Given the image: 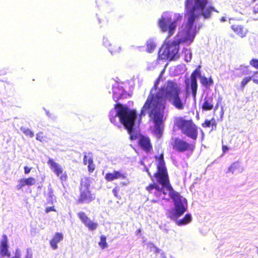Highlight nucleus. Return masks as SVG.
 Returning <instances> with one entry per match:
<instances>
[{
  "label": "nucleus",
  "mask_w": 258,
  "mask_h": 258,
  "mask_svg": "<svg viewBox=\"0 0 258 258\" xmlns=\"http://www.w3.org/2000/svg\"><path fill=\"white\" fill-rule=\"evenodd\" d=\"M159 82L158 78L150 90L138 119L136 110L130 109L119 103L116 104L114 108L109 112L111 122L118 126L120 123L123 125L132 140H136L138 137L142 116L148 114L154 123V132L157 137L160 138L163 133V117L167 101L178 110L184 108L185 101H183L180 96L181 93L180 86L176 82L169 80L157 89Z\"/></svg>",
  "instance_id": "1"
},
{
  "label": "nucleus",
  "mask_w": 258,
  "mask_h": 258,
  "mask_svg": "<svg viewBox=\"0 0 258 258\" xmlns=\"http://www.w3.org/2000/svg\"><path fill=\"white\" fill-rule=\"evenodd\" d=\"M185 17L187 18V22L180 35L179 33L177 38L171 43L167 39L166 40L167 45L164 48H161L159 51V57L161 59H168L169 60H174L179 57L178 53L179 44L181 42H189L194 41L197 33V29L200 30L203 27L202 23H198L194 26L196 21L201 18L204 20L211 19L212 12L218 11L212 6L185 1Z\"/></svg>",
  "instance_id": "2"
},
{
  "label": "nucleus",
  "mask_w": 258,
  "mask_h": 258,
  "mask_svg": "<svg viewBox=\"0 0 258 258\" xmlns=\"http://www.w3.org/2000/svg\"><path fill=\"white\" fill-rule=\"evenodd\" d=\"M156 159L157 162V170L154 173V176L159 184H150L146 189L150 194L154 193L157 197H161L163 199H165L164 196L168 193L174 204V207L169 211V217L179 225L187 224L191 221V215L186 214L182 219H177L185 212L187 201L175 191L170 184L163 154H161L158 157L156 156Z\"/></svg>",
  "instance_id": "3"
},
{
  "label": "nucleus",
  "mask_w": 258,
  "mask_h": 258,
  "mask_svg": "<svg viewBox=\"0 0 258 258\" xmlns=\"http://www.w3.org/2000/svg\"><path fill=\"white\" fill-rule=\"evenodd\" d=\"M182 19V15L175 14L172 18V15L169 12L164 13L158 21V25L162 32H168V38L174 33L176 26L180 24Z\"/></svg>",
  "instance_id": "4"
},
{
  "label": "nucleus",
  "mask_w": 258,
  "mask_h": 258,
  "mask_svg": "<svg viewBox=\"0 0 258 258\" xmlns=\"http://www.w3.org/2000/svg\"><path fill=\"white\" fill-rule=\"evenodd\" d=\"M176 125L181 132L192 140L197 139L198 128L192 120H186L179 118L176 120Z\"/></svg>",
  "instance_id": "5"
},
{
  "label": "nucleus",
  "mask_w": 258,
  "mask_h": 258,
  "mask_svg": "<svg viewBox=\"0 0 258 258\" xmlns=\"http://www.w3.org/2000/svg\"><path fill=\"white\" fill-rule=\"evenodd\" d=\"M90 183L87 178H82L80 184V195L78 202L80 203H89L95 199L89 190Z\"/></svg>",
  "instance_id": "6"
},
{
  "label": "nucleus",
  "mask_w": 258,
  "mask_h": 258,
  "mask_svg": "<svg viewBox=\"0 0 258 258\" xmlns=\"http://www.w3.org/2000/svg\"><path fill=\"white\" fill-rule=\"evenodd\" d=\"M200 68L201 66H199V67L192 73L190 76V89L191 91V94L195 101L196 99L198 89L197 77H199L201 79V77H202Z\"/></svg>",
  "instance_id": "7"
},
{
  "label": "nucleus",
  "mask_w": 258,
  "mask_h": 258,
  "mask_svg": "<svg viewBox=\"0 0 258 258\" xmlns=\"http://www.w3.org/2000/svg\"><path fill=\"white\" fill-rule=\"evenodd\" d=\"M173 148L178 152H184L188 150H192L193 147L191 144L184 140L176 138L173 142Z\"/></svg>",
  "instance_id": "8"
},
{
  "label": "nucleus",
  "mask_w": 258,
  "mask_h": 258,
  "mask_svg": "<svg viewBox=\"0 0 258 258\" xmlns=\"http://www.w3.org/2000/svg\"><path fill=\"white\" fill-rule=\"evenodd\" d=\"M47 164L50 166L53 172L56 174L57 177H59L61 181H64L67 179V175L66 173L62 174L63 169L59 164L54 162L51 158H49Z\"/></svg>",
  "instance_id": "9"
},
{
  "label": "nucleus",
  "mask_w": 258,
  "mask_h": 258,
  "mask_svg": "<svg viewBox=\"0 0 258 258\" xmlns=\"http://www.w3.org/2000/svg\"><path fill=\"white\" fill-rule=\"evenodd\" d=\"M0 255L2 257L10 256V252L9 251L8 240L7 236L4 234L0 243Z\"/></svg>",
  "instance_id": "10"
},
{
  "label": "nucleus",
  "mask_w": 258,
  "mask_h": 258,
  "mask_svg": "<svg viewBox=\"0 0 258 258\" xmlns=\"http://www.w3.org/2000/svg\"><path fill=\"white\" fill-rule=\"evenodd\" d=\"M117 86H112L113 98L115 102H117L119 99L125 98L127 93L124 91L122 87H119L118 84H115Z\"/></svg>",
  "instance_id": "11"
},
{
  "label": "nucleus",
  "mask_w": 258,
  "mask_h": 258,
  "mask_svg": "<svg viewBox=\"0 0 258 258\" xmlns=\"http://www.w3.org/2000/svg\"><path fill=\"white\" fill-rule=\"evenodd\" d=\"M138 142L140 147L146 152H149L152 149L150 140L148 137L144 136L140 137Z\"/></svg>",
  "instance_id": "12"
},
{
  "label": "nucleus",
  "mask_w": 258,
  "mask_h": 258,
  "mask_svg": "<svg viewBox=\"0 0 258 258\" xmlns=\"http://www.w3.org/2000/svg\"><path fill=\"white\" fill-rule=\"evenodd\" d=\"M126 173H122L119 171H114L112 173H107L105 175V178L108 181H112L118 178L125 179Z\"/></svg>",
  "instance_id": "13"
},
{
  "label": "nucleus",
  "mask_w": 258,
  "mask_h": 258,
  "mask_svg": "<svg viewBox=\"0 0 258 258\" xmlns=\"http://www.w3.org/2000/svg\"><path fill=\"white\" fill-rule=\"evenodd\" d=\"M36 180L33 177L28 178H22L18 181V184L17 185L18 189H21L25 185L31 186L35 184Z\"/></svg>",
  "instance_id": "14"
},
{
  "label": "nucleus",
  "mask_w": 258,
  "mask_h": 258,
  "mask_svg": "<svg viewBox=\"0 0 258 258\" xmlns=\"http://www.w3.org/2000/svg\"><path fill=\"white\" fill-rule=\"evenodd\" d=\"M63 239V235L61 233L57 232L50 240V245L53 249L57 248V243Z\"/></svg>",
  "instance_id": "15"
},
{
  "label": "nucleus",
  "mask_w": 258,
  "mask_h": 258,
  "mask_svg": "<svg viewBox=\"0 0 258 258\" xmlns=\"http://www.w3.org/2000/svg\"><path fill=\"white\" fill-rule=\"evenodd\" d=\"M232 30L240 37L243 38L246 36L247 32L246 28H244L242 25H232Z\"/></svg>",
  "instance_id": "16"
},
{
  "label": "nucleus",
  "mask_w": 258,
  "mask_h": 258,
  "mask_svg": "<svg viewBox=\"0 0 258 258\" xmlns=\"http://www.w3.org/2000/svg\"><path fill=\"white\" fill-rule=\"evenodd\" d=\"M79 219L85 226H97L96 224L91 221L84 212H80L78 214Z\"/></svg>",
  "instance_id": "17"
},
{
  "label": "nucleus",
  "mask_w": 258,
  "mask_h": 258,
  "mask_svg": "<svg viewBox=\"0 0 258 258\" xmlns=\"http://www.w3.org/2000/svg\"><path fill=\"white\" fill-rule=\"evenodd\" d=\"M213 101V99L212 97H206L202 105V109L205 111L212 110L214 107Z\"/></svg>",
  "instance_id": "18"
},
{
  "label": "nucleus",
  "mask_w": 258,
  "mask_h": 258,
  "mask_svg": "<svg viewBox=\"0 0 258 258\" xmlns=\"http://www.w3.org/2000/svg\"><path fill=\"white\" fill-rule=\"evenodd\" d=\"M103 44L105 46L108 48L109 51L112 54L116 52H119L120 50V47H117L114 46L113 47H109L111 46V45L109 42L108 40L105 37H104L103 39Z\"/></svg>",
  "instance_id": "19"
},
{
  "label": "nucleus",
  "mask_w": 258,
  "mask_h": 258,
  "mask_svg": "<svg viewBox=\"0 0 258 258\" xmlns=\"http://www.w3.org/2000/svg\"><path fill=\"white\" fill-rule=\"evenodd\" d=\"M242 170L243 169L241 167L240 163L238 162H235L229 167L227 172H232L233 173L236 171L241 172Z\"/></svg>",
  "instance_id": "20"
},
{
  "label": "nucleus",
  "mask_w": 258,
  "mask_h": 258,
  "mask_svg": "<svg viewBox=\"0 0 258 258\" xmlns=\"http://www.w3.org/2000/svg\"><path fill=\"white\" fill-rule=\"evenodd\" d=\"M48 198H47V202L49 204H53L54 201H55V197L53 195V192L52 187L50 185H49L48 187Z\"/></svg>",
  "instance_id": "21"
},
{
  "label": "nucleus",
  "mask_w": 258,
  "mask_h": 258,
  "mask_svg": "<svg viewBox=\"0 0 258 258\" xmlns=\"http://www.w3.org/2000/svg\"><path fill=\"white\" fill-rule=\"evenodd\" d=\"M200 81L202 85L205 87H208L213 84V81L211 78L208 79L205 76L201 77Z\"/></svg>",
  "instance_id": "22"
},
{
  "label": "nucleus",
  "mask_w": 258,
  "mask_h": 258,
  "mask_svg": "<svg viewBox=\"0 0 258 258\" xmlns=\"http://www.w3.org/2000/svg\"><path fill=\"white\" fill-rule=\"evenodd\" d=\"M182 53L184 55V60L187 62H190L192 58V53L190 50L187 48H183Z\"/></svg>",
  "instance_id": "23"
},
{
  "label": "nucleus",
  "mask_w": 258,
  "mask_h": 258,
  "mask_svg": "<svg viewBox=\"0 0 258 258\" xmlns=\"http://www.w3.org/2000/svg\"><path fill=\"white\" fill-rule=\"evenodd\" d=\"M156 44L152 39H150L147 42V51L152 52L156 47Z\"/></svg>",
  "instance_id": "24"
},
{
  "label": "nucleus",
  "mask_w": 258,
  "mask_h": 258,
  "mask_svg": "<svg viewBox=\"0 0 258 258\" xmlns=\"http://www.w3.org/2000/svg\"><path fill=\"white\" fill-rule=\"evenodd\" d=\"M20 131L23 132L26 136H29L30 138L34 137V133L30 130L28 128L24 126H22L20 128Z\"/></svg>",
  "instance_id": "25"
},
{
  "label": "nucleus",
  "mask_w": 258,
  "mask_h": 258,
  "mask_svg": "<svg viewBox=\"0 0 258 258\" xmlns=\"http://www.w3.org/2000/svg\"><path fill=\"white\" fill-rule=\"evenodd\" d=\"M99 245L102 249H104L107 246L106 238L105 236L101 235L100 236V241L99 242Z\"/></svg>",
  "instance_id": "26"
},
{
  "label": "nucleus",
  "mask_w": 258,
  "mask_h": 258,
  "mask_svg": "<svg viewBox=\"0 0 258 258\" xmlns=\"http://www.w3.org/2000/svg\"><path fill=\"white\" fill-rule=\"evenodd\" d=\"M250 5L253 7V13H258V0H252Z\"/></svg>",
  "instance_id": "27"
},
{
  "label": "nucleus",
  "mask_w": 258,
  "mask_h": 258,
  "mask_svg": "<svg viewBox=\"0 0 258 258\" xmlns=\"http://www.w3.org/2000/svg\"><path fill=\"white\" fill-rule=\"evenodd\" d=\"M88 170L89 172H92L95 169L94 165H93V161L92 157H89L88 159Z\"/></svg>",
  "instance_id": "28"
},
{
  "label": "nucleus",
  "mask_w": 258,
  "mask_h": 258,
  "mask_svg": "<svg viewBox=\"0 0 258 258\" xmlns=\"http://www.w3.org/2000/svg\"><path fill=\"white\" fill-rule=\"evenodd\" d=\"M250 77L254 83L258 84V71L254 72Z\"/></svg>",
  "instance_id": "29"
},
{
  "label": "nucleus",
  "mask_w": 258,
  "mask_h": 258,
  "mask_svg": "<svg viewBox=\"0 0 258 258\" xmlns=\"http://www.w3.org/2000/svg\"><path fill=\"white\" fill-rule=\"evenodd\" d=\"M250 80H251L250 77L244 78L241 83V87L244 88Z\"/></svg>",
  "instance_id": "30"
},
{
  "label": "nucleus",
  "mask_w": 258,
  "mask_h": 258,
  "mask_svg": "<svg viewBox=\"0 0 258 258\" xmlns=\"http://www.w3.org/2000/svg\"><path fill=\"white\" fill-rule=\"evenodd\" d=\"M250 64L255 69H258V59L253 58L249 62Z\"/></svg>",
  "instance_id": "31"
},
{
  "label": "nucleus",
  "mask_w": 258,
  "mask_h": 258,
  "mask_svg": "<svg viewBox=\"0 0 258 258\" xmlns=\"http://www.w3.org/2000/svg\"><path fill=\"white\" fill-rule=\"evenodd\" d=\"M89 157H92L91 154L89 153L88 155H87V153H85L83 158V163L85 165L88 164Z\"/></svg>",
  "instance_id": "32"
},
{
  "label": "nucleus",
  "mask_w": 258,
  "mask_h": 258,
  "mask_svg": "<svg viewBox=\"0 0 258 258\" xmlns=\"http://www.w3.org/2000/svg\"><path fill=\"white\" fill-rule=\"evenodd\" d=\"M202 126L204 127H210L211 126V120L206 119L205 121V122L202 124Z\"/></svg>",
  "instance_id": "33"
},
{
  "label": "nucleus",
  "mask_w": 258,
  "mask_h": 258,
  "mask_svg": "<svg viewBox=\"0 0 258 258\" xmlns=\"http://www.w3.org/2000/svg\"><path fill=\"white\" fill-rule=\"evenodd\" d=\"M21 254L19 251L17 250L16 252H15L14 255L12 258H21Z\"/></svg>",
  "instance_id": "34"
},
{
  "label": "nucleus",
  "mask_w": 258,
  "mask_h": 258,
  "mask_svg": "<svg viewBox=\"0 0 258 258\" xmlns=\"http://www.w3.org/2000/svg\"><path fill=\"white\" fill-rule=\"evenodd\" d=\"M55 211V210H54V208L53 206L48 207L45 209V212L46 213H49V212H50L51 211Z\"/></svg>",
  "instance_id": "35"
},
{
  "label": "nucleus",
  "mask_w": 258,
  "mask_h": 258,
  "mask_svg": "<svg viewBox=\"0 0 258 258\" xmlns=\"http://www.w3.org/2000/svg\"><path fill=\"white\" fill-rule=\"evenodd\" d=\"M42 133H39L36 135V140L38 141H41L42 139Z\"/></svg>",
  "instance_id": "36"
},
{
  "label": "nucleus",
  "mask_w": 258,
  "mask_h": 258,
  "mask_svg": "<svg viewBox=\"0 0 258 258\" xmlns=\"http://www.w3.org/2000/svg\"><path fill=\"white\" fill-rule=\"evenodd\" d=\"M216 124H216L215 120L214 118H212L211 120V126H212V127H216Z\"/></svg>",
  "instance_id": "37"
},
{
  "label": "nucleus",
  "mask_w": 258,
  "mask_h": 258,
  "mask_svg": "<svg viewBox=\"0 0 258 258\" xmlns=\"http://www.w3.org/2000/svg\"><path fill=\"white\" fill-rule=\"evenodd\" d=\"M31 168H29L27 166L24 167V172L25 174H28L31 171Z\"/></svg>",
  "instance_id": "38"
},
{
  "label": "nucleus",
  "mask_w": 258,
  "mask_h": 258,
  "mask_svg": "<svg viewBox=\"0 0 258 258\" xmlns=\"http://www.w3.org/2000/svg\"><path fill=\"white\" fill-rule=\"evenodd\" d=\"M229 149L228 147L226 146H222V150L224 153L226 152L227 151H228Z\"/></svg>",
  "instance_id": "39"
},
{
  "label": "nucleus",
  "mask_w": 258,
  "mask_h": 258,
  "mask_svg": "<svg viewBox=\"0 0 258 258\" xmlns=\"http://www.w3.org/2000/svg\"><path fill=\"white\" fill-rule=\"evenodd\" d=\"M189 82H186V89H187V92H186V93H187V94L188 95V88H189Z\"/></svg>",
  "instance_id": "40"
},
{
  "label": "nucleus",
  "mask_w": 258,
  "mask_h": 258,
  "mask_svg": "<svg viewBox=\"0 0 258 258\" xmlns=\"http://www.w3.org/2000/svg\"><path fill=\"white\" fill-rule=\"evenodd\" d=\"M226 21L227 20L225 17H222L221 19H220V21L221 22H226Z\"/></svg>",
  "instance_id": "41"
},
{
  "label": "nucleus",
  "mask_w": 258,
  "mask_h": 258,
  "mask_svg": "<svg viewBox=\"0 0 258 258\" xmlns=\"http://www.w3.org/2000/svg\"><path fill=\"white\" fill-rule=\"evenodd\" d=\"M25 258H32V255L28 253L26 254V255Z\"/></svg>",
  "instance_id": "42"
},
{
  "label": "nucleus",
  "mask_w": 258,
  "mask_h": 258,
  "mask_svg": "<svg viewBox=\"0 0 258 258\" xmlns=\"http://www.w3.org/2000/svg\"><path fill=\"white\" fill-rule=\"evenodd\" d=\"M146 171L148 172V175H149L151 177H152V175H151V174L150 172H149V169H147V168H146Z\"/></svg>",
  "instance_id": "43"
},
{
  "label": "nucleus",
  "mask_w": 258,
  "mask_h": 258,
  "mask_svg": "<svg viewBox=\"0 0 258 258\" xmlns=\"http://www.w3.org/2000/svg\"><path fill=\"white\" fill-rule=\"evenodd\" d=\"M45 112H46V115H47L48 116H49V117H50V113H49V111H47V110H45Z\"/></svg>",
  "instance_id": "44"
},
{
  "label": "nucleus",
  "mask_w": 258,
  "mask_h": 258,
  "mask_svg": "<svg viewBox=\"0 0 258 258\" xmlns=\"http://www.w3.org/2000/svg\"><path fill=\"white\" fill-rule=\"evenodd\" d=\"M89 227L90 228V229L91 230H94V229H95V227H93V226H91V227Z\"/></svg>",
  "instance_id": "45"
},
{
  "label": "nucleus",
  "mask_w": 258,
  "mask_h": 258,
  "mask_svg": "<svg viewBox=\"0 0 258 258\" xmlns=\"http://www.w3.org/2000/svg\"><path fill=\"white\" fill-rule=\"evenodd\" d=\"M122 184L123 185H126L127 184V182H123Z\"/></svg>",
  "instance_id": "46"
}]
</instances>
